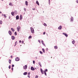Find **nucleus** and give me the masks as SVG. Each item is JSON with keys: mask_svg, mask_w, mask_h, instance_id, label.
Here are the masks:
<instances>
[{"mask_svg": "<svg viewBox=\"0 0 78 78\" xmlns=\"http://www.w3.org/2000/svg\"><path fill=\"white\" fill-rule=\"evenodd\" d=\"M30 30L32 33H34V29L33 28V27H30Z\"/></svg>", "mask_w": 78, "mask_h": 78, "instance_id": "obj_1", "label": "nucleus"}, {"mask_svg": "<svg viewBox=\"0 0 78 78\" xmlns=\"http://www.w3.org/2000/svg\"><path fill=\"white\" fill-rule=\"evenodd\" d=\"M17 30L18 31H20V29H21V28H20V27H18L17 28Z\"/></svg>", "mask_w": 78, "mask_h": 78, "instance_id": "obj_2", "label": "nucleus"}, {"mask_svg": "<svg viewBox=\"0 0 78 78\" xmlns=\"http://www.w3.org/2000/svg\"><path fill=\"white\" fill-rule=\"evenodd\" d=\"M19 60H20V58L18 57L15 58V61H19Z\"/></svg>", "mask_w": 78, "mask_h": 78, "instance_id": "obj_3", "label": "nucleus"}, {"mask_svg": "<svg viewBox=\"0 0 78 78\" xmlns=\"http://www.w3.org/2000/svg\"><path fill=\"white\" fill-rule=\"evenodd\" d=\"M23 69H24L26 70V69H27V66L25 65L24 66H23Z\"/></svg>", "mask_w": 78, "mask_h": 78, "instance_id": "obj_4", "label": "nucleus"}, {"mask_svg": "<svg viewBox=\"0 0 78 78\" xmlns=\"http://www.w3.org/2000/svg\"><path fill=\"white\" fill-rule=\"evenodd\" d=\"M9 34L11 36L12 34V32H11V30H9Z\"/></svg>", "mask_w": 78, "mask_h": 78, "instance_id": "obj_5", "label": "nucleus"}, {"mask_svg": "<svg viewBox=\"0 0 78 78\" xmlns=\"http://www.w3.org/2000/svg\"><path fill=\"white\" fill-rule=\"evenodd\" d=\"M19 19V16L18 15L17 16H16V20H18V19Z\"/></svg>", "mask_w": 78, "mask_h": 78, "instance_id": "obj_6", "label": "nucleus"}, {"mask_svg": "<svg viewBox=\"0 0 78 78\" xmlns=\"http://www.w3.org/2000/svg\"><path fill=\"white\" fill-rule=\"evenodd\" d=\"M58 30H61L62 29V26H60L58 27Z\"/></svg>", "mask_w": 78, "mask_h": 78, "instance_id": "obj_7", "label": "nucleus"}, {"mask_svg": "<svg viewBox=\"0 0 78 78\" xmlns=\"http://www.w3.org/2000/svg\"><path fill=\"white\" fill-rule=\"evenodd\" d=\"M63 34H64V35H65V36L67 37L68 36V35H67V34H66L64 33H63Z\"/></svg>", "mask_w": 78, "mask_h": 78, "instance_id": "obj_8", "label": "nucleus"}, {"mask_svg": "<svg viewBox=\"0 0 78 78\" xmlns=\"http://www.w3.org/2000/svg\"><path fill=\"white\" fill-rule=\"evenodd\" d=\"M22 19V15H20V20H21Z\"/></svg>", "mask_w": 78, "mask_h": 78, "instance_id": "obj_9", "label": "nucleus"}, {"mask_svg": "<svg viewBox=\"0 0 78 78\" xmlns=\"http://www.w3.org/2000/svg\"><path fill=\"white\" fill-rule=\"evenodd\" d=\"M11 14L12 16H14V12H11Z\"/></svg>", "mask_w": 78, "mask_h": 78, "instance_id": "obj_10", "label": "nucleus"}, {"mask_svg": "<svg viewBox=\"0 0 78 78\" xmlns=\"http://www.w3.org/2000/svg\"><path fill=\"white\" fill-rule=\"evenodd\" d=\"M31 70H34V68L33 67H31Z\"/></svg>", "mask_w": 78, "mask_h": 78, "instance_id": "obj_11", "label": "nucleus"}, {"mask_svg": "<svg viewBox=\"0 0 78 78\" xmlns=\"http://www.w3.org/2000/svg\"><path fill=\"white\" fill-rule=\"evenodd\" d=\"M12 40H14L15 39V37H14V36H12Z\"/></svg>", "mask_w": 78, "mask_h": 78, "instance_id": "obj_12", "label": "nucleus"}, {"mask_svg": "<svg viewBox=\"0 0 78 78\" xmlns=\"http://www.w3.org/2000/svg\"><path fill=\"white\" fill-rule=\"evenodd\" d=\"M36 3L37 4V5H39V2H38V1H37L36 2Z\"/></svg>", "mask_w": 78, "mask_h": 78, "instance_id": "obj_13", "label": "nucleus"}, {"mask_svg": "<svg viewBox=\"0 0 78 78\" xmlns=\"http://www.w3.org/2000/svg\"><path fill=\"white\" fill-rule=\"evenodd\" d=\"M25 5L27 6L28 5V2H27V1H26L25 2Z\"/></svg>", "mask_w": 78, "mask_h": 78, "instance_id": "obj_14", "label": "nucleus"}, {"mask_svg": "<svg viewBox=\"0 0 78 78\" xmlns=\"http://www.w3.org/2000/svg\"><path fill=\"white\" fill-rule=\"evenodd\" d=\"M75 41L74 40H73L72 41V43L73 44H75Z\"/></svg>", "mask_w": 78, "mask_h": 78, "instance_id": "obj_15", "label": "nucleus"}, {"mask_svg": "<svg viewBox=\"0 0 78 78\" xmlns=\"http://www.w3.org/2000/svg\"><path fill=\"white\" fill-rule=\"evenodd\" d=\"M27 72L24 73L23 74L24 75H27Z\"/></svg>", "mask_w": 78, "mask_h": 78, "instance_id": "obj_16", "label": "nucleus"}, {"mask_svg": "<svg viewBox=\"0 0 78 78\" xmlns=\"http://www.w3.org/2000/svg\"><path fill=\"white\" fill-rule=\"evenodd\" d=\"M38 64L39 65H40V67H42V65H41V62H39Z\"/></svg>", "mask_w": 78, "mask_h": 78, "instance_id": "obj_17", "label": "nucleus"}, {"mask_svg": "<svg viewBox=\"0 0 78 78\" xmlns=\"http://www.w3.org/2000/svg\"><path fill=\"white\" fill-rule=\"evenodd\" d=\"M54 48H55V49H57L58 46H54Z\"/></svg>", "mask_w": 78, "mask_h": 78, "instance_id": "obj_18", "label": "nucleus"}, {"mask_svg": "<svg viewBox=\"0 0 78 78\" xmlns=\"http://www.w3.org/2000/svg\"><path fill=\"white\" fill-rule=\"evenodd\" d=\"M42 50L43 53H45V49H44V48H42Z\"/></svg>", "mask_w": 78, "mask_h": 78, "instance_id": "obj_19", "label": "nucleus"}, {"mask_svg": "<svg viewBox=\"0 0 78 78\" xmlns=\"http://www.w3.org/2000/svg\"><path fill=\"white\" fill-rule=\"evenodd\" d=\"M9 5L10 6H12V3L11 2L9 4Z\"/></svg>", "mask_w": 78, "mask_h": 78, "instance_id": "obj_20", "label": "nucleus"}, {"mask_svg": "<svg viewBox=\"0 0 78 78\" xmlns=\"http://www.w3.org/2000/svg\"><path fill=\"white\" fill-rule=\"evenodd\" d=\"M14 12L15 14H17V11L16 10L14 11Z\"/></svg>", "mask_w": 78, "mask_h": 78, "instance_id": "obj_21", "label": "nucleus"}, {"mask_svg": "<svg viewBox=\"0 0 78 78\" xmlns=\"http://www.w3.org/2000/svg\"><path fill=\"white\" fill-rule=\"evenodd\" d=\"M11 29L12 31H14L15 30H14V29H13L12 28H11Z\"/></svg>", "mask_w": 78, "mask_h": 78, "instance_id": "obj_22", "label": "nucleus"}, {"mask_svg": "<svg viewBox=\"0 0 78 78\" xmlns=\"http://www.w3.org/2000/svg\"><path fill=\"white\" fill-rule=\"evenodd\" d=\"M11 60L9 59V64H11Z\"/></svg>", "mask_w": 78, "mask_h": 78, "instance_id": "obj_23", "label": "nucleus"}, {"mask_svg": "<svg viewBox=\"0 0 78 78\" xmlns=\"http://www.w3.org/2000/svg\"><path fill=\"white\" fill-rule=\"evenodd\" d=\"M44 75H45L46 76H47V73H46V72H45V71H44Z\"/></svg>", "mask_w": 78, "mask_h": 78, "instance_id": "obj_24", "label": "nucleus"}, {"mask_svg": "<svg viewBox=\"0 0 78 78\" xmlns=\"http://www.w3.org/2000/svg\"><path fill=\"white\" fill-rule=\"evenodd\" d=\"M43 25L44 26H45V27L47 26V24H46V23H44Z\"/></svg>", "mask_w": 78, "mask_h": 78, "instance_id": "obj_25", "label": "nucleus"}, {"mask_svg": "<svg viewBox=\"0 0 78 78\" xmlns=\"http://www.w3.org/2000/svg\"><path fill=\"white\" fill-rule=\"evenodd\" d=\"M40 53L41 54H43V52H42L41 51H40Z\"/></svg>", "mask_w": 78, "mask_h": 78, "instance_id": "obj_26", "label": "nucleus"}, {"mask_svg": "<svg viewBox=\"0 0 78 78\" xmlns=\"http://www.w3.org/2000/svg\"><path fill=\"white\" fill-rule=\"evenodd\" d=\"M73 18H71V21H73Z\"/></svg>", "mask_w": 78, "mask_h": 78, "instance_id": "obj_27", "label": "nucleus"}, {"mask_svg": "<svg viewBox=\"0 0 78 78\" xmlns=\"http://www.w3.org/2000/svg\"><path fill=\"white\" fill-rule=\"evenodd\" d=\"M0 24H2V20L0 21Z\"/></svg>", "mask_w": 78, "mask_h": 78, "instance_id": "obj_28", "label": "nucleus"}, {"mask_svg": "<svg viewBox=\"0 0 78 78\" xmlns=\"http://www.w3.org/2000/svg\"><path fill=\"white\" fill-rule=\"evenodd\" d=\"M35 78H38V76L36 75L35 77Z\"/></svg>", "mask_w": 78, "mask_h": 78, "instance_id": "obj_29", "label": "nucleus"}, {"mask_svg": "<svg viewBox=\"0 0 78 78\" xmlns=\"http://www.w3.org/2000/svg\"><path fill=\"white\" fill-rule=\"evenodd\" d=\"M4 16L5 18L6 17V15L5 14L4 15Z\"/></svg>", "mask_w": 78, "mask_h": 78, "instance_id": "obj_30", "label": "nucleus"}, {"mask_svg": "<svg viewBox=\"0 0 78 78\" xmlns=\"http://www.w3.org/2000/svg\"><path fill=\"white\" fill-rule=\"evenodd\" d=\"M9 69H11V65H9Z\"/></svg>", "mask_w": 78, "mask_h": 78, "instance_id": "obj_31", "label": "nucleus"}, {"mask_svg": "<svg viewBox=\"0 0 78 78\" xmlns=\"http://www.w3.org/2000/svg\"><path fill=\"white\" fill-rule=\"evenodd\" d=\"M14 34H15V35H17V33H16V32H15L14 33Z\"/></svg>", "mask_w": 78, "mask_h": 78, "instance_id": "obj_32", "label": "nucleus"}, {"mask_svg": "<svg viewBox=\"0 0 78 78\" xmlns=\"http://www.w3.org/2000/svg\"><path fill=\"white\" fill-rule=\"evenodd\" d=\"M40 70H41V72H42L43 71V70H42V69H41Z\"/></svg>", "mask_w": 78, "mask_h": 78, "instance_id": "obj_33", "label": "nucleus"}, {"mask_svg": "<svg viewBox=\"0 0 78 78\" xmlns=\"http://www.w3.org/2000/svg\"><path fill=\"white\" fill-rule=\"evenodd\" d=\"M40 70H41V72H42L43 71V70H42V69H41Z\"/></svg>", "mask_w": 78, "mask_h": 78, "instance_id": "obj_34", "label": "nucleus"}, {"mask_svg": "<svg viewBox=\"0 0 78 78\" xmlns=\"http://www.w3.org/2000/svg\"><path fill=\"white\" fill-rule=\"evenodd\" d=\"M29 39H30V38H31V36H29Z\"/></svg>", "mask_w": 78, "mask_h": 78, "instance_id": "obj_35", "label": "nucleus"}, {"mask_svg": "<svg viewBox=\"0 0 78 78\" xmlns=\"http://www.w3.org/2000/svg\"><path fill=\"white\" fill-rule=\"evenodd\" d=\"M41 43H42V44H44V41H43V40H42V41H41Z\"/></svg>", "mask_w": 78, "mask_h": 78, "instance_id": "obj_36", "label": "nucleus"}, {"mask_svg": "<svg viewBox=\"0 0 78 78\" xmlns=\"http://www.w3.org/2000/svg\"><path fill=\"white\" fill-rule=\"evenodd\" d=\"M45 71V72H48V70H47V69H46L45 70V71Z\"/></svg>", "mask_w": 78, "mask_h": 78, "instance_id": "obj_37", "label": "nucleus"}, {"mask_svg": "<svg viewBox=\"0 0 78 78\" xmlns=\"http://www.w3.org/2000/svg\"><path fill=\"white\" fill-rule=\"evenodd\" d=\"M41 73H42V74H44V71H43L41 72Z\"/></svg>", "mask_w": 78, "mask_h": 78, "instance_id": "obj_38", "label": "nucleus"}, {"mask_svg": "<svg viewBox=\"0 0 78 78\" xmlns=\"http://www.w3.org/2000/svg\"><path fill=\"white\" fill-rule=\"evenodd\" d=\"M28 77L29 78H30V75H28Z\"/></svg>", "mask_w": 78, "mask_h": 78, "instance_id": "obj_39", "label": "nucleus"}, {"mask_svg": "<svg viewBox=\"0 0 78 78\" xmlns=\"http://www.w3.org/2000/svg\"><path fill=\"white\" fill-rule=\"evenodd\" d=\"M38 41L39 42V43H41V41L40 40H38Z\"/></svg>", "mask_w": 78, "mask_h": 78, "instance_id": "obj_40", "label": "nucleus"}, {"mask_svg": "<svg viewBox=\"0 0 78 78\" xmlns=\"http://www.w3.org/2000/svg\"><path fill=\"white\" fill-rule=\"evenodd\" d=\"M12 67H14V65H12Z\"/></svg>", "mask_w": 78, "mask_h": 78, "instance_id": "obj_41", "label": "nucleus"}, {"mask_svg": "<svg viewBox=\"0 0 78 78\" xmlns=\"http://www.w3.org/2000/svg\"><path fill=\"white\" fill-rule=\"evenodd\" d=\"M24 42V41H22V44H23V43Z\"/></svg>", "mask_w": 78, "mask_h": 78, "instance_id": "obj_42", "label": "nucleus"}, {"mask_svg": "<svg viewBox=\"0 0 78 78\" xmlns=\"http://www.w3.org/2000/svg\"><path fill=\"white\" fill-rule=\"evenodd\" d=\"M33 64H34V63H35V62L34 61H33Z\"/></svg>", "mask_w": 78, "mask_h": 78, "instance_id": "obj_43", "label": "nucleus"}, {"mask_svg": "<svg viewBox=\"0 0 78 78\" xmlns=\"http://www.w3.org/2000/svg\"><path fill=\"white\" fill-rule=\"evenodd\" d=\"M49 2V4L50 3V0H48Z\"/></svg>", "mask_w": 78, "mask_h": 78, "instance_id": "obj_44", "label": "nucleus"}, {"mask_svg": "<svg viewBox=\"0 0 78 78\" xmlns=\"http://www.w3.org/2000/svg\"><path fill=\"white\" fill-rule=\"evenodd\" d=\"M45 34V32H43V34Z\"/></svg>", "mask_w": 78, "mask_h": 78, "instance_id": "obj_45", "label": "nucleus"}, {"mask_svg": "<svg viewBox=\"0 0 78 78\" xmlns=\"http://www.w3.org/2000/svg\"><path fill=\"white\" fill-rule=\"evenodd\" d=\"M17 41L15 42V44L14 46H16V44H17Z\"/></svg>", "mask_w": 78, "mask_h": 78, "instance_id": "obj_46", "label": "nucleus"}, {"mask_svg": "<svg viewBox=\"0 0 78 78\" xmlns=\"http://www.w3.org/2000/svg\"><path fill=\"white\" fill-rule=\"evenodd\" d=\"M30 73H28V75H30Z\"/></svg>", "mask_w": 78, "mask_h": 78, "instance_id": "obj_47", "label": "nucleus"}, {"mask_svg": "<svg viewBox=\"0 0 78 78\" xmlns=\"http://www.w3.org/2000/svg\"><path fill=\"white\" fill-rule=\"evenodd\" d=\"M24 10L25 11H26V9L25 8H24Z\"/></svg>", "mask_w": 78, "mask_h": 78, "instance_id": "obj_48", "label": "nucleus"}, {"mask_svg": "<svg viewBox=\"0 0 78 78\" xmlns=\"http://www.w3.org/2000/svg\"><path fill=\"white\" fill-rule=\"evenodd\" d=\"M43 45H44V46H45V44H44V43L43 44Z\"/></svg>", "mask_w": 78, "mask_h": 78, "instance_id": "obj_49", "label": "nucleus"}, {"mask_svg": "<svg viewBox=\"0 0 78 78\" xmlns=\"http://www.w3.org/2000/svg\"><path fill=\"white\" fill-rule=\"evenodd\" d=\"M33 9V10H35V8H34V9Z\"/></svg>", "mask_w": 78, "mask_h": 78, "instance_id": "obj_50", "label": "nucleus"}, {"mask_svg": "<svg viewBox=\"0 0 78 78\" xmlns=\"http://www.w3.org/2000/svg\"><path fill=\"white\" fill-rule=\"evenodd\" d=\"M11 70H12L13 71V68H11Z\"/></svg>", "mask_w": 78, "mask_h": 78, "instance_id": "obj_51", "label": "nucleus"}, {"mask_svg": "<svg viewBox=\"0 0 78 78\" xmlns=\"http://www.w3.org/2000/svg\"><path fill=\"white\" fill-rule=\"evenodd\" d=\"M10 57H11V58H12V56H11Z\"/></svg>", "mask_w": 78, "mask_h": 78, "instance_id": "obj_52", "label": "nucleus"}, {"mask_svg": "<svg viewBox=\"0 0 78 78\" xmlns=\"http://www.w3.org/2000/svg\"><path fill=\"white\" fill-rule=\"evenodd\" d=\"M76 2H77V3H78V1H76Z\"/></svg>", "mask_w": 78, "mask_h": 78, "instance_id": "obj_53", "label": "nucleus"}, {"mask_svg": "<svg viewBox=\"0 0 78 78\" xmlns=\"http://www.w3.org/2000/svg\"><path fill=\"white\" fill-rule=\"evenodd\" d=\"M19 42H20V43H21V41H19Z\"/></svg>", "mask_w": 78, "mask_h": 78, "instance_id": "obj_54", "label": "nucleus"}, {"mask_svg": "<svg viewBox=\"0 0 78 78\" xmlns=\"http://www.w3.org/2000/svg\"><path fill=\"white\" fill-rule=\"evenodd\" d=\"M0 14H2V12H0Z\"/></svg>", "mask_w": 78, "mask_h": 78, "instance_id": "obj_55", "label": "nucleus"}, {"mask_svg": "<svg viewBox=\"0 0 78 78\" xmlns=\"http://www.w3.org/2000/svg\"><path fill=\"white\" fill-rule=\"evenodd\" d=\"M46 50H47V51L48 50V49L47 48L46 49Z\"/></svg>", "mask_w": 78, "mask_h": 78, "instance_id": "obj_56", "label": "nucleus"}, {"mask_svg": "<svg viewBox=\"0 0 78 78\" xmlns=\"http://www.w3.org/2000/svg\"><path fill=\"white\" fill-rule=\"evenodd\" d=\"M2 0V1H3V0Z\"/></svg>", "mask_w": 78, "mask_h": 78, "instance_id": "obj_57", "label": "nucleus"}, {"mask_svg": "<svg viewBox=\"0 0 78 78\" xmlns=\"http://www.w3.org/2000/svg\"><path fill=\"white\" fill-rule=\"evenodd\" d=\"M2 16H3V14H2Z\"/></svg>", "mask_w": 78, "mask_h": 78, "instance_id": "obj_58", "label": "nucleus"}]
</instances>
